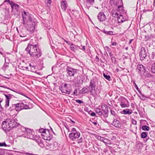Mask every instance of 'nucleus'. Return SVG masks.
<instances>
[{
  "label": "nucleus",
  "mask_w": 155,
  "mask_h": 155,
  "mask_svg": "<svg viewBox=\"0 0 155 155\" xmlns=\"http://www.w3.org/2000/svg\"><path fill=\"white\" fill-rule=\"evenodd\" d=\"M27 54H29L30 57L38 58L41 55V52L39 48L38 45L36 44V40H31L25 49Z\"/></svg>",
  "instance_id": "obj_1"
},
{
  "label": "nucleus",
  "mask_w": 155,
  "mask_h": 155,
  "mask_svg": "<svg viewBox=\"0 0 155 155\" xmlns=\"http://www.w3.org/2000/svg\"><path fill=\"white\" fill-rule=\"evenodd\" d=\"M19 124L15 120L9 119L3 122L2 127L3 129L8 131L12 128L17 127Z\"/></svg>",
  "instance_id": "obj_2"
},
{
  "label": "nucleus",
  "mask_w": 155,
  "mask_h": 155,
  "mask_svg": "<svg viewBox=\"0 0 155 155\" xmlns=\"http://www.w3.org/2000/svg\"><path fill=\"white\" fill-rule=\"evenodd\" d=\"M21 14L23 20V24L24 25L30 24V22H31V20L30 14L25 11L22 12Z\"/></svg>",
  "instance_id": "obj_3"
},
{
  "label": "nucleus",
  "mask_w": 155,
  "mask_h": 155,
  "mask_svg": "<svg viewBox=\"0 0 155 155\" xmlns=\"http://www.w3.org/2000/svg\"><path fill=\"white\" fill-rule=\"evenodd\" d=\"M21 14L23 20V24L24 25L30 24V22H31V20L30 14L25 11L22 12Z\"/></svg>",
  "instance_id": "obj_4"
},
{
  "label": "nucleus",
  "mask_w": 155,
  "mask_h": 155,
  "mask_svg": "<svg viewBox=\"0 0 155 155\" xmlns=\"http://www.w3.org/2000/svg\"><path fill=\"white\" fill-rule=\"evenodd\" d=\"M69 136L70 139L74 141L80 137V134L76 131L75 128H72L71 130V132L69 134Z\"/></svg>",
  "instance_id": "obj_5"
},
{
  "label": "nucleus",
  "mask_w": 155,
  "mask_h": 155,
  "mask_svg": "<svg viewBox=\"0 0 155 155\" xmlns=\"http://www.w3.org/2000/svg\"><path fill=\"white\" fill-rule=\"evenodd\" d=\"M70 85L69 84L64 83L63 85H62L59 87V89L62 93L70 94L71 93V90L68 87H69Z\"/></svg>",
  "instance_id": "obj_6"
},
{
  "label": "nucleus",
  "mask_w": 155,
  "mask_h": 155,
  "mask_svg": "<svg viewBox=\"0 0 155 155\" xmlns=\"http://www.w3.org/2000/svg\"><path fill=\"white\" fill-rule=\"evenodd\" d=\"M120 101V105L122 108L128 107L129 106V104L127 99L124 97H121L119 99Z\"/></svg>",
  "instance_id": "obj_7"
},
{
  "label": "nucleus",
  "mask_w": 155,
  "mask_h": 155,
  "mask_svg": "<svg viewBox=\"0 0 155 155\" xmlns=\"http://www.w3.org/2000/svg\"><path fill=\"white\" fill-rule=\"evenodd\" d=\"M66 71L68 75L70 77H74V74L77 73L78 70L73 68L71 67L67 66Z\"/></svg>",
  "instance_id": "obj_8"
},
{
  "label": "nucleus",
  "mask_w": 155,
  "mask_h": 155,
  "mask_svg": "<svg viewBox=\"0 0 155 155\" xmlns=\"http://www.w3.org/2000/svg\"><path fill=\"white\" fill-rule=\"evenodd\" d=\"M25 133L23 135L24 137H26L30 139L33 138L34 135L33 134V131L32 130L28 128H25Z\"/></svg>",
  "instance_id": "obj_9"
},
{
  "label": "nucleus",
  "mask_w": 155,
  "mask_h": 155,
  "mask_svg": "<svg viewBox=\"0 0 155 155\" xmlns=\"http://www.w3.org/2000/svg\"><path fill=\"white\" fill-rule=\"evenodd\" d=\"M97 19L100 22L105 21L107 20V17L104 12H100L97 16Z\"/></svg>",
  "instance_id": "obj_10"
},
{
  "label": "nucleus",
  "mask_w": 155,
  "mask_h": 155,
  "mask_svg": "<svg viewBox=\"0 0 155 155\" xmlns=\"http://www.w3.org/2000/svg\"><path fill=\"white\" fill-rule=\"evenodd\" d=\"M4 95L6 98L5 107V108H7L9 106L10 100L14 96L13 95L10 94H5Z\"/></svg>",
  "instance_id": "obj_11"
},
{
  "label": "nucleus",
  "mask_w": 155,
  "mask_h": 155,
  "mask_svg": "<svg viewBox=\"0 0 155 155\" xmlns=\"http://www.w3.org/2000/svg\"><path fill=\"white\" fill-rule=\"evenodd\" d=\"M139 56L141 60H143L147 56V53L145 48L144 47L141 48L139 53Z\"/></svg>",
  "instance_id": "obj_12"
},
{
  "label": "nucleus",
  "mask_w": 155,
  "mask_h": 155,
  "mask_svg": "<svg viewBox=\"0 0 155 155\" xmlns=\"http://www.w3.org/2000/svg\"><path fill=\"white\" fill-rule=\"evenodd\" d=\"M33 137V138L31 139L34 140L41 147H43L44 144L42 141L41 138L40 137L34 135Z\"/></svg>",
  "instance_id": "obj_13"
},
{
  "label": "nucleus",
  "mask_w": 155,
  "mask_h": 155,
  "mask_svg": "<svg viewBox=\"0 0 155 155\" xmlns=\"http://www.w3.org/2000/svg\"><path fill=\"white\" fill-rule=\"evenodd\" d=\"M137 71H138V73L140 75L143 74L146 71L145 67L143 65L141 64L137 65Z\"/></svg>",
  "instance_id": "obj_14"
},
{
  "label": "nucleus",
  "mask_w": 155,
  "mask_h": 155,
  "mask_svg": "<svg viewBox=\"0 0 155 155\" xmlns=\"http://www.w3.org/2000/svg\"><path fill=\"white\" fill-rule=\"evenodd\" d=\"M19 111L23 109H28L30 108L28 105L25 104L22 102L18 103Z\"/></svg>",
  "instance_id": "obj_15"
},
{
  "label": "nucleus",
  "mask_w": 155,
  "mask_h": 155,
  "mask_svg": "<svg viewBox=\"0 0 155 155\" xmlns=\"http://www.w3.org/2000/svg\"><path fill=\"white\" fill-rule=\"evenodd\" d=\"M121 1L117 0H110V2L111 6L114 8H117L119 5V2H120Z\"/></svg>",
  "instance_id": "obj_16"
},
{
  "label": "nucleus",
  "mask_w": 155,
  "mask_h": 155,
  "mask_svg": "<svg viewBox=\"0 0 155 155\" xmlns=\"http://www.w3.org/2000/svg\"><path fill=\"white\" fill-rule=\"evenodd\" d=\"M18 103L11 105L9 108L8 109V110L10 111H11L14 110H15L16 111H19V108L18 107Z\"/></svg>",
  "instance_id": "obj_17"
},
{
  "label": "nucleus",
  "mask_w": 155,
  "mask_h": 155,
  "mask_svg": "<svg viewBox=\"0 0 155 155\" xmlns=\"http://www.w3.org/2000/svg\"><path fill=\"white\" fill-rule=\"evenodd\" d=\"M112 124L115 127L120 128L121 127V124L120 122L116 119H114L112 122Z\"/></svg>",
  "instance_id": "obj_18"
},
{
  "label": "nucleus",
  "mask_w": 155,
  "mask_h": 155,
  "mask_svg": "<svg viewBox=\"0 0 155 155\" xmlns=\"http://www.w3.org/2000/svg\"><path fill=\"white\" fill-rule=\"evenodd\" d=\"M17 30L18 31V33H19L20 36L21 37H25L27 35H28L27 33L26 32V31H27V30H26L25 29H23L20 32H18L17 28Z\"/></svg>",
  "instance_id": "obj_19"
},
{
  "label": "nucleus",
  "mask_w": 155,
  "mask_h": 155,
  "mask_svg": "<svg viewBox=\"0 0 155 155\" xmlns=\"http://www.w3.org/2000/svg\"><path fill=\"white\" fill-rule=\"evenodd\" d=\"M61 9L63 11H65L68 6L67 2L66 1H61Z\"/></svg>",
  "instance_id": "obj_20"
},
{
  "label": "nucleus",
  "mask_w": 155,
  "mask_h": 155,
  "mask_svg": "<svg viewBox=\"0 0 155 155\" xmlns=\"http://www.w3.org/2000/svg\"><path fill=\"white\" fill-rule=\"evenodd\" d=\"M118 12L117 8H114L112 9L111 11V13L112 16L114 17H118L119 14L118 13Z\"/></svg>",
  "instance_id": "obj_21"
},
{
  "label": "nucleus",
  "mask_w": 155,
  "mask_h": 155,
  "mask_svg": "<svg viewBox=\"0 0 155 155\" xmlns=\"http://www.w3.org/2000/svg\"><path fill=\"white\" fill-rule=\"evenodd\" d=\"M90 87L91 88L92 90L94 89L96 87V83L95 79L93 78L91 80L90 84Z\"/></svg>",
  "instance_id": "obj_22"
},
{
  "label": "nucleus",
  "mask_w": 155,
  "mask_h": 155,
  "mask_svg": "<svg viewBox=\"0 0 155 155\" xmlns=\"http://www.w3.org/2000/svg\"><path fill=\"white\" fill-rule=\"evenodd\" d=\"M28 25V27L30 28V31H33L35 29V22L31 21V22H30V24L26 25Z\"/></svg>",
  "instance_id": "obj_23"
},
{
  "label": "nucleus",
  "mask_w": 155,
  "mask_h": 155,
  "mask_svg": "<svg viewBox=\"0 0 155 155\" xmlns=\"http://www.w3.org/2000/svg\"><path fill=\"white\" fill-rule=\"evenodd\" d=\"M12 8L13 9H15L16 11L18 10L19 8V5L15 3L12 2L11 4Z\"/></svg>",
  "instance_id": "obj_24"
},
{
  "label": "nucleus",
  "mask_w": 155,
  "mask_h": 155,
  "mask_svg": "<svg viewBox=\"0 0 155 155\" xmlns=\"http://www.w3.org/2000/svg\"><path fill=\"white\" fill-rule=\"evenodd\" d=\"M78 45H76L73 44H71L70 46V48L71 50L75 52L76 51L78 50Z\"/></svg>",
  "instance_id": "obj_25"
},
{
  "label": "nucleus",
  "mask_w": 155,
  "mask_h": 155,
  "mask_svg": "<svg viewBox=\"0 0 155 155\" xmlns=\"http://www.w3.org/2000/svg\"><path fill=\"white\" fill-rule=\"evenodd\" d=\"M89 92L88 87H83L79 91V94H80L87 93Z\"/></svg>",
  "instance_id": "obj_26"
},
{
  "label": "nucleus",
  "mask_w": 155,
  "mask_h": 155,
  "mask_svg": "<svg viewBox=\"0 0 155 155\" xmlns=\"http://www.w3.org/2000/svg\"><path fill=\"white\" fill-rule=\"evenodd\" d=\"M132 113V112L131 110L127 108L123 110L122 113L124 114H131Z\"/></svg>",
  "instance_id": "obj_27"
},
{
  "label": "nucleus",
  "mask_w": 155,
  "mask_h": 155,
  "mask_svg": "<svg viewBox=\"0 0 155 155\" xmlns=\"http://www.w3.org/2000/svg\"><path fill=\"white\" fill-rule=\"evenodd\" d=\"M116 18H117V20L119 23H122L126 21L125 19L123 18L122 15L121 14L119 16V15L118 17Z\"/></svg>",
  "instance_id": "obj_28"
},
{
  "label": "nucleus",
  "mask_w": 155,
  "mask_h": 155,
  "mask_svg": "<svg viewBox=\"0 0 155 155\" xmlns=\"http://www.w3.org/2000/svg\"><path fill=\"white\" fill-rule=\"evenodd\" d=\"M117 10L119 12H120V13H124V11L122 5H119L118 6H117Z\"/></svg>",
  "instance_id": "obj_29"
},
{
  "label": "nucleus",
  "mask_w": 155,
  "mask_h": 155,
  "mask_svg": "<svg viewBox=\"0 0 155 155\" xmlns=\"http://www.w3.org/2000/svg\"><path fill=\"white\" fill-rule=\"evenodd\" d=\"M56 144L54 143L51 144L50 145L49 148L50 150H56L57 148V147L56 146Z\"/></svg>",
  "instance_id": "obj_30"
},
{
  "label": "nucleus",
  "mask_w": 155,
  "mask_h": 155,
  "mask_svg": "<svg viewBox=\"0 0 155 155\" xmlns=\"http://www.w3.org/2000/svg\"><path fill=\"white\" fill-rule=\"evenodd\" d=\"M103 32L105 34H107L109 35H115V32L112 31H107L104 30L103 31Z\"/></svg>",
  "instance_id": "obj_31"
},
{
  "label": "nucleus",
  "mask_w": 155,
  "mask_h": 155,
  "mask_svg": "<svg viewBox=\"0 0 155 155\" xmlns=\"http://www.w3.org/2000/svg\"><path fill=\"white\" fill-rule=\"evenodd\" d=\"M102 142L104 143L106 145V144H111V141L110 140L106 138H104L103 140V141Z\"/></svg>",
  "instance_id": "obj_32"
},
{
  "label": "nucleus",
  "mask_w": 155,
  "mask_h": 155,
  "mask_svg": "<svg viewBox=\"0 0 155 155\" xmlns=\"http://www.w3.org/2000/svg\"><path fill=\"white\" fill-rule=\"evenodd\" d=\"M101 108L102 110L104 111V112L108 111V107L106 105H101Z\"/></svg>",
  "instance_id": "obj_33"
},
{
  "label": "nucleus",
  "mask_w": 155,
  "mask_h": 155,
  "mask_svg": "<svg viewBox=\"0 0 155 155\" xmlns=\"http://www.w3.org/2000/svg\"><path fill=\"white\" fill-rule=\"evenodd\" d=\"M95 138L97 140H98L101 141L102 142L103 141V140L104 138V137H101L98 135H95Z\"/></svg>",
  "instance_id": "obj_34"
},
{
  "label": "nucleus",
  "mask_w": 155,
  "mask_h": 155,
  "mask_svg": "<svg viewBox=\"0 0 155 155\" xmlns=\"http://www.w3.org/2000/svg\"><path fill=\"white\" fill-rule=\"evenodd\" d=\"M151 71L153 73L155 74V62L152 65Z\"/></svg>",
  "instance_id": "obj_35"
},
{
  "label": "nucleus",
  "mask_w": 155,
  "mask_h": 155,
  "mask_svg": "<svg viewBox=\"0 0 155 155\" xmlns=\"http://www.w3.org/2000/svg\"><path fill=\"white\" fill-rule=\"evenodd\" d=\"M150 129V127L148 126L145 125L142 127V129L145 131H149Z\"/></svg>",
  "instance_id": "obj_36"
},
{
  "label": "nucleus",
  "mask_w": 155,
  "mask_h": 155,
  "mask_svg": "<svg viewBox=\"0 0 155 155\" xmlns=\"http://www.w3.org/2000/svg\"><path fill=\"white\" fill-rule=\"evenodd\" d=\"M25 133V130L22 131H21L18 134V137H24V135Z\"/></svg>",
  "instance_id": "obj_37"
},
{
  "label": "nucleus",
  "mask_w": 155,
  "mask_h": 155,
  "mask_svg": "<svg viewBox=\"0 0 155 155\" xmlns=\"http://www.w3.org/2000/svg\"><path fill=\"white\" fill-rule=\"evenodd\" d=\"M103 75L104 77L106 79L109 80V81H110L111 78L110 75H107L105 73L103 74Z\"/></svg>",
  "instance_id": "obj_38"
},
{
  "label": "nucleus",
  "mask_w": 155,
  "mask_h": 155,
  "mask_svg": "<svg viewBox=\"0 0 155 155\" xmlns=\"http://www.w3.org/2000/svg\"><path fill=\"white\" fill-rule=\"evenodd\" d=\"M147 133L146 132H143L141 134V137L142 138H145L147 137Z\"/></svg>",
  "instance_id": "obj_39"
},
{
  "label": "nucleus",
  "mask_w": 155,
  "mask_h": 155,
  "mask_svg": "<svg viewBox=\"0 0 155 155\" xmlns=\"http://www.w3.org/2000/svg\"><path fill=\"white\" fill-rule=\"evenodd\" d=\"M110 112L111 114L114 116L115 118H117V115L116 114L115 111L112 110H110Z\"/></svg>",
  "instance_id": "obj_40"
},
{
  "label": "nucleus",
  "mask_w": 155,
  "mask_h": 155,
  "mask_svg": "<svg viewBox=\"0 0 155 155\" xmlns=\"http://www.w3.org/2000/svg\"><path fill=\"white\" fill-rule=\"evenodd\" d=\"M0 146L10 147V145L7 144L5 142H4L3 143H0Z\"/></svg>",
  "instance_id": "obj_41"
},
{
  "label": "nucleus",
  "mask_w": 155,
  "mask_h": 155,
  "mask_svg": "<svg viewBox=\"0 0 155 155\" xmlns=\"http://www.w3.org/2000/svg\"><path fill=\"white\" fill-rule=\"evenodd\" d=\"M108 111L104 112V117L106 118L108 117Z\"/></svg>",
  "instance_id": "obj_42"
},
{
  "label": "nucleus",
  "mask_w": 155,
  "mask_h": 155,
  "mask_svg": "<svg viewBox=\"0 0 155 155\" xmlns=\"http://www.w3.org/2000/svg\"><path fill=\"white\" fill-rule=\"evenodd\" d=\"M35 66L34 65L32 66V67L30 71L33 72H35L36 71L35 70Z\"/></svg>",
  "instance_id": "obj_43"
},
{
  "label": "nucleus",
  "mask_w": 155,
  "mask_h": 155,
  "mask_svg": "<svg viewBox=\"0 0 155 155\" xmlns=\"http://www.w3.org/2000/svg\"><path fill=\"white\" fill-rule=\"evenodd\" d=\"M78 48H79V49H80L84 51L85 50V48L84 46L81 45L80 46H78Z\"/></svg>",
  "instance_id": "obj_44"
},
{
  "label": "nucleus",
  "mask_w": 155,
  "mask_h": 155,
  "mask_svg": "<svg viewBox=\"0 0 155 155\" xmlns=\"http://www.w3.org/2000/svg\"><path fill=\"white\" fill-rule=\"evenodd\" d=\"M151 57L152 59H155V53L153 52L152 53Z\"/></svg>",
  "instance_id": "obj_45"
},
{
  "label": "nucleus",
  "mask_w": 155,
  "mask_h": 155,
  "mask_svg": "<svg viewBox=\"0 0 155 155\" xmlns=\"http://www.w3.org/2000/svg\"><path fill=\"white\" fill-rule=\"evenodd\" d=\"M134 87L135 88L137 89V90L140 93V90L138 87L137 85L134 83Z\"/></svg>",
  "instance_id": "obj_46"
},
{
  "label": "nucleus",
  "mask_w": 155,
  "mask_h": 155,
  "mask_svg": "<svg viewBox=\"0 0 155 155\" xmlns=\"http://www.w3.org/2000/svg\"><path fill=\"white\" fill-rule=\"evenodd\" d=\"M83 139L82 137H81L80 138L78 139L77 141L78 143H82L83 142Z\"/></svg>",
  "instance_id": "obj_47"
},
{
  "label": "nucleus",
  "mask_w": 155,
  "mask_h": 155,
  "mask_svg": "<svg viewBox=\"0 0 155 155\" xmlns=\"http://www.w3.org/2000/svg\"><path fill=\"white\" fill-rule=\"evenodd\" d=\"M77 93L78 89H76L74 91V92H73V94L75 96H77L78 95Z\"/></svg>",
  "instance_id": "obj_48"
},
{
  "label": "nucleus",
  "mask_w": 155,
  "mask_h": 155,
  "mask_svg": "<svg viewBox=\"0 0 155 155\" xmlns=\"http://www.w3.org/2000/svg\"><path fill=\"white\" fill-rule=\"evenodd\" d=\"M95 111L96 112V113L97 114L99 112L101 111V110L100 109H99V108H97L95 109Z\"/></svg>",
  "instance_id": "obj_49"
},
{
  "label": "nucleus",
  "mask_w": 155,
  "mask_h": 155,
  "mask_svg": "<svg viewBox=\"0 0 155 155\" xmlns=\"http://www.w3.org/2000/svg\"><path fill=\"white\" fill-rule=\"evenodd\" d=\"M75 101L77 103H79V104L83 103V102L79 100H75Z\"/></svg>",
  "instance_id": "obj_50"
},
{
  "label": "nucleus",
  "mask_w": 155,
  "mask_h": 155,
  "mask_svg": "<svg viewBox=\"0 0 155 155\" xmlns=\"http://www.w3.org/2000/svg\"><path fill=\"white\" fill-rule=\"evenodd\" d=\"M87 2L88 3L90 4L92 3L93 2H94V0H86Z\"/></svg>",
  "instance_id": "obj_51"
},
{
  "label": "nucleus",
  "mask_w": 155,
  "mask_h": 155,
  "mask_svg": "<svg viewBox=\"0 0 155 155\" xmlns=\"http://www.w3.org/2000/svg\"><path fill=\"white\" fill-rule=\"evenodd\" d=\"M99 116H101L103 115V113L101 111L99 112L97 114Z\"/></svg>",
  "instance_id": "obj_52"
},
{
  "label": "nucleus",
  "mask_w": 155,
  "mask_h": 155,
  "mask_svg": "<svg viewBox=\"0 0 155 155\" xmlns=\"http://www.w3.org/2000/svg\"><path fill=\"white\" fill-rule=\"evenodd\" d=\"M9 2V3L11 5V4L12 2L11 1H10L9 0H5L4 2Z\"/></svg>",
  "instance_id": "obj_53"
},
{
  "label": "nucleus",
  "mask_w": 155,
  "mask_h": 155,
  "mask_svg": "<svg viewBox=\"0 0 155 155\" xmlns=\"http://www.w3.org/2000/svg\"><path fill=\"white\" fill-rule=\"evenodd\" d=\"M46 131L44 130H43V129H41L40 130V132H43L44 133H45V132Z\"/></svg>",
  "instance_id": "obj_54"
},
{
  "label": "nucleus",
  "mask_w": 155,
  "mask_h": 155,
  "mask_svg": "<svg viewBox=\"0 0 155 155\" xmlns=\"http://www.w3.org/2000/svg\"><path fill=\"white\" fill-rule=\"evenodd\" d=\"M91 115L92 116H95L96 114L94 112H92L91 113Z\"/></svg>",
  "instance_id": "obj_55"
},
{
  "label": "nucleus",
  "mask_w": 155,
  "mask_h": 155,
  "mask_svg": "<svg viewBox=\"0 0 155 155\" xmlns=\"http://www.w3.org/2000/svg\"><path fill=\"white\" fill-rule=\"evenodd\" d=\"M117 44V43L116 42H113L111 44L112 45L116 46Z\"/></svg>",
  "instance_id": "obj_56"
},
{
  "label": "nucleus",
  "mask_w": 155,
  "mask_h": 155,
  "mask_svg": "<svg viewBox=\"0 0 155 155\" xmlns=\"http://www.w3.org/2000/svg\"><path fill=\"white\" fill-rule=\"evenodd\" d=\"M52 138L51 136H48V137H47V140H50Z\"/></svg>",
  "instance_id": "obj_57"
},
{
  "label": "nucleus",
  "mask_w": 155,
  "mask_h": 155,
  "mask_svg": "<svg viewBox=\"0 0 155 155\" xmlns=\"http://www.w3.org/2000/svg\"><path fill=\"white\" fill-rule=\"evenodd\" d=\"M133 124H137V121L135 120H134L132 122Z\"/></svg>",
  "instance_id": "obj_58"
},
{
  "label": "nucleus",
  "mask_w": 155,
  "mask_h": 155,
  "mask_svg": "<svg viewBox=\"0 0 155 155\" xmlns=\"http://www.w3.org/2000/svg\"><path fill=\"white\" fill-rule=\"evenodd\" d=\"M26 154L27 155H33V154L28 153H26Z\"/></svg>",
  "instance_id": "obj_59"
},
{
  "label": "nucleus",
  "mask_w": 155,
  "mask_h": 155,
  "mask_svg": "<svg viewBox=\"0 0 155 155\" xmlns=\"http://www.w3.org/2000/svg\"><path fill=\"white\" fill-rule=\"evenodd\" d=\"M47 2L48 3L50 4L51 3V0H48Z\"/></svg>",
  "instance_id": "obj_60"
},
{
  "label": "nucleus",
  "mask_w": 155,
  "mask_h": 155,
  "mask_svg": "<svg viewBox=\"0 0 155 155\" xmlns=\"http://www.w3.org/2000/svg\"><path fill=\"white\" fill-rule=\"evenodd\" d=\"M133 41V39H131L130 40V41H129V44H130L131 42H132V41Z\"/></svg>",
  "instance_id": "obj_61"
},
{
  "label": "nucleus",
  "mask_w": 155,
  "mask_h": 155,
  "mask_svg": "<svg viewBox=\"0 0 155 155\" xmlns=\"http://www.w3.org/2000/svg\"><path fill=\"white\" fill-rule=\"evenodd\" d=\"M105 48L107 49V50H108V49H109V48L108 46H106L105 47Z\"/></svg>",
  "instance_id": "obj_62"
},
{
  "label": "nucleus",
  "mask_w": 155,
  "mask_h": 155,
  "mask_svg": "<svg viewBox=\"0 0 155 155\" xmlns=\"http://www.w3.org/2000/svg\"><path fill=\"white\" fill-rule=\"evenodd\" d=\"M88 113L89 114H90L91 115V113H92V111L90 110L89 111H88Z\"/></svg>",
  "instance_id": "obj_63"
},
{
  "label": "nucleus",
  "mask_w": 155,
  "mask_h": 155,
  "mask_svg": "<svg viewBox=\"0 0 155 155\" xmlns=\"http://www.w3.org/2000/svg\"><path fill=\"white\" fill-rule=\"evenodd\" d=\"M96 59L97 60V61H98V60H99V57L97 56H96Z\"/></svg>",
  "instance_id": "obj_64"
}]
</instances>
